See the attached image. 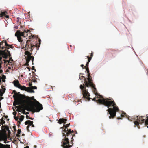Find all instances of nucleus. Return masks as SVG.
<instances>
[{"mask_svg": "<svg viewBox=\"0 0 148 148\" xmlns=\"http://www.w3.org/2000/svg\"><path fill=\"white\" fill-rule=\"evenodd\" d=\"M15 94L17 98L16 101L14 102V105H22V106H16V108H17L16 111L22 112V109L24 108L27 111H32L33 112H39L43 109L42 105L36 100V104H34L33 105H31L30 104L32 102L30 97L20 94L19 92L16 93Z\"/></svg>", "mask_w": 148, "mask_h": 148, "instance_id": "1", "label": "nucleus"}, {"mask_svg": "<svg viewBox=\"0 0 148 148\" xmlns=\"http://www.w3.org/2000/svg\"><path fill=\"white\" fill-rule=\"evenodd\" d=\"M97 101L101 104H103L108 108L113 107V108H110L107 111L108 112V114L110 115L109 116V119L114 118L116 116L117 111L119 110L118 107L114 101H112L111 99L105 98H103V99H99Z\"/></svg>", "mask_w": 148, "mask_h": 148, "instance_id": "2", "label": "nucleus"}, {"mask_svg": "<svg viewBox=\"0 0 148 148\" xmlns=\"http://www.w3.org/2000/svg\"><path fill=\"white\" fill-rule=\"evenodd\" d=\"M84 83L85 84H83V85L81 84L80 86V88L82 90L83 97L87 98L88 101H90V99H91L90 97H88L90 96V95L86 88V87H88L89 86L93 89V91L96 96H100V98H102V99L104 98L103 97L100 95L99 93H97V89L95 87V85L93 83V81L88 82V81L85 80Z\"/></svg>", "mask_w": 148, "mask_h": 148, "instance_id": "3", "label": "nucleus"}, {"mask_svg": "<svg viewBox=\"0 0 148 148\" xmlns=\"http://www.w3.org/2000/svg\"><path fill=\"white\" fill-rule=\"evenodd\" d=\"M41 43V40L40 39H39V45L38 46L37 44H36L34 45L33 43L32 42H31V40H27L26 42V45L25 46V50H28L29 51H30V53H32V51L33 50V49L35 47H36L37 49L38 50L39 49V47L40 46V45Z\"/></svg>", "mask_w": 148, "mask_h": 148, "instance_id": "4", "label": "nucleus"}, {"mask_svg": "<svg viewBox=\"0 0 148 148\" xmlns=\"http://www.w3.org/2000/svg\"><path fill=\"white\" fill-rule=\"evenodd\" d=\"M137 121L134 122L135 125L138 126L139 124H142L144 123L145 125L146 126L148 125V117L146 116V117L145 116H140L138 118V116H137ZM148 128V126H147Z\"/></svg>", "mask_w": 148, "mask_h": 148, "instance_id": "5", "label": "nucleus"}, {"mask_svg": "<svg viewBox=\"0 0 148 148\" xmlns=\"http://www.w3.org/2000/svg\"><path fill=\"white\" fill-rule=\"evenodd\" d=\"M63 140L62 142L61 146L63 148H69L71 147L73 145V143L74 139L72 140L70 143L69 139H63Z\"/></svg>", "mask_w": 148, "mask_h": 148, "instance_id": "6", "label": "nucleus"}, {"mask_svg": "<svg viewBox=\"0 0 148 148\" xmlns=\"http://www.w3.org/2000/svg\"><path fill=\"white\" fill-rule=\"evenodd\" d=\"M25 54L27 56V58L26 57V63H25V65L27 66H29V63L30 60H32V64H33V62L34 57L33 56H31L32 54V53H30V52H29L28 51H26L25 53Z\"/></svg>", "mask_w": 148, "mask_h": 148, "instance_id": "7", "label": "nucleus"}, {"mask_svg": "<svg viewBox=\"0 0 148 148\" xmlns=\"http://www.w3.org/2000/svg\"><path fill=\"white\" fill-rule=\"evenodd\" d=\"M26 32V30H25L23 32H21L19 30H17L15 33V36L17 37L18 41L22 42L23 40L21 36L25 37L26 36H24V34Z\"/></svg>", "mask_w": 148, "mask_h": 148, "instance_id": "8", "label": "nucleus"}, {"mask_svg": "<svg viewBox=\"0 0 148 148\" xmlns=\"http://www.w3.org/2000/svg\"><path fill=\"white\" fill-rule=\"evenodd\" d=\"M67 130H66V135L64 133H62L63 134V136H65L64 139H68V137H66V136H71V139H73V136H75L74 134L73 135L72 134V132H73V130L71 131V129H69V130L68 129H66Z\"/></svg>", "mask_w": 148, "mask_h": 148, "instance_id": "9", "label": "nucleus"}, {"mask_svg": "<svg viewBox=\"0 0 148 148\" xmlns=\"http://www.w3.org/2000/svg\"><path fill=\"white\" fill-rule=\"evenodd\" d=\"M0 139H7V133L5 130H0Z\"/></svg>", "mask_w": 148, "mask_h": 148, "instance_id": "10", "label": "nucleus"}, {"mask_svg": "<svg viewBox=\"0 0 148 148\" xmlns=\"http://www.w3.org/2000/svg\"><path fill=\"white\" fill-rule=\"evenodd\" d=\"M86 71H87L88 74L87 79V80L88 82L91 81H92V79L91 76H90V73L89 71V69L88 67H87L86 68Z\"/></svg>", "mask_w": 148, "mask_h": 148, "instance_id": "11", "label": "nucleus"}, {"mask_svg": "<svg viewBox=\"0 0 148 148\" xmlns=\"http://www.w3.org/2000/svg\"><path fill=\"white\" fill-rule=\"evenodd\" d=\"M2 140L4 141V143H7L6 142L7 139H0V141H2ZM0 148H10V147L9 145H3L0 143Z\"/></svg>", "mask_w": 148, "mask_h": 148, "instance_id": "12", "label": "nucleus"}, {"mask_svg": "<svg viewBox=\"0 0 148 148\" xmlns=\"http://www.w3.org/2000/svg\"><path fill=\"white\" fill-rule=\"evenodd\" d=\"M18 88L22 90H25L27 91V92H28L27 91L29 90V89H30L29 87H26L25 86H22L21 85Z\"/></svg>", "mask_w": 148, "mask_h": 148, "instance_id": "13", "label": "nucleus"}, {"mask_svg": "<svg viewBox=\"0 0 148 148\" xmlns=\"http://www.w3.org/2000/svg\"><path fill=\"white\" fill-rule=\"evenodd\" d=\"M67 121V119H64L63 118H60L58 120V123L60 124H61L62 123L66 124Z\"/></svg>", "mask_w": 148, "mask_h": 148, "instance_id": "14", "label": "nucleus"}, {"mask_svg": "<svg viewBox=\"0 0 148 148\" xmlns=\"http://www.w3.org/2000/svg\"><path fill=\"white\" fill-rule=\"evenodd\" d=\"M7 13V12L6 11H4L3 12H1V13L0 14V17H5L7 18H8L9 16L7 15L6 14Z\"/></svg>", "mask_w": 148, "mask_h": 148, "instance_id": "15", "label": "nucleus"}, {"mask_svg": "<svg viewBox=\"0 0 148 148\" xmlns=\"http://www.w3.org/2000/svg\"><path fill=\"white\" fill-rule=\"evenodd\" d=\"M30 89H29V90H28V92L31 93H34V91L33 90V89H36L37 88V87L36 86H32L31 87H29Z\"/></svg>", "mask_w": 148, "mask_h": 148, "instance_id": "16", "label": "nucleus"}, {"mask_svg": "<svg viewBox=\"0 0 148 148\" xmlns=\"http://www.w3.org/2000/svg\"><path fill=\"white\" fill-rule=\"evenodd\" d=\"M14 86L18 88L21 85L19 84V81L18 80H14L13 82Z\"/></svg>", "mask_w": 148, "mask_h": 148, "instance_id": "17", "label": "nucleus"}, {"mask_svg": "<svg viewBox=\"0 0 148 148\" xmlns=\"http://www.w3.org/2000/svg\"><path fill=\"white\" fill-rule=\"evenodd\" d=\"M33 122L30 120H27L25 122V125H29L31 126L33 124Z\"/></svg>", "mask_w": 148, "mask_h": 148, "instance_id": "18", "label": "nucleus"}, {"mask_svg": "<svg viewBox=\"0 0 148 148\" xmlns=\"http://www.w3.org/2000/svg\"><path fill=\"white\" fill-rule=\"evenodd\" d=\"M6 130L8 131V134H7V139L8 138H9L10 137V134H11L10 131L9 130V128H8V127L7 126H6Z\"/></svg>", "mask_w": 148, "mask_h": 148, "instance_id": "19", "label": "nucleus"}, {"mask_svg": "<svg viewBox=\"0 0 148 148\" xmlns=\"http://www.w3.org/2000/svg\"><path fill=\"white\" fill-rule=\"evenodd\" d=\"M83 75V73H80V75H79V79H84V82H85V80L88 81L87 79H86L84 76H82Z\"/></svg>", "mask_w": 148, "mask_h": 148, "instance_id": "20", "label": "nucleus"}, {"mask_svg": "<svg viewBox=\"0 0 148 148\" xmlns=\"http://www.w3.org/2000/svg\"><path fill=\"white\" fill-rule=\"evenodd\" d=\"M0 52L1 53H2L1 52ZM2 55H3V58H5V59H7V58L8 56V55L7 54V53H4L3 54H1V57H2V56H1Z\"/></svg>", "mask_w": 148, "mask_h": 148, "instance_id": "21", "label": "nucleus"}, {"mask_svg": "<svg viewBox=\"0 0 148 148\" xmlns=\"http://www.w3.org/2000/svg\"><path fill=\"white\" fill-rule=\"evenodd\" d=\"M70 125V123H69V124H67L66 125H64V126L65 127V130L64 131L66 132V129H67L68 127H69Z\"/></svg>", "mask_w": 148, "mask_h": 148, "instance_id": "22", "label": "nucleus"}, {"mask_svg": "<svg viewBox=\"0 0 148 148\" xmlns=\"http://www.w3.org/2000/svg\"><path fill=\"white\" fill-rule=\"evenodd\" d=\"M25 110H26V109H25V108H23L22 109V113L24 114H29L28 112H27L26 113H25Z\"/></svg>", "mask_w": 148, "mask_h": 148, "instance_id": "23", "label": "nucleus"}, {"mask_svg": "<svg viewBox=\"0 0 148 148\" xmlns=\"http://www.w3.org/2000/svg\"><path fill=\"white\" fill-rule=\"evenodd\" d=\"M0 121L1 122V125H3L4 124L5 125V121L4 120V119L3 117H2L1 119H0Z\"/></svg>", "mask_w": 148, "mask_h": 148, "instance_id": "24", "label": "nucleus"}, {"mask_svg": "<svg viewBox=\"0 0 148 148\" xmlns=\"http://www.w3.org/2000/svg\"><path fill=\"white\" fill-rule=\"evenodd\" d=\"M24 116L22 115L21 116L20 118L19 119V120L21 122L24 119Z\"/></svg>", "mask_w": 148, "mask_h": 148, "instance_id": "25", "label": "nucleus"}, {"mask_svg": "<svg viewBox=\"0 0 148 148\" xmlns=\"http://www.w3.org/2000/svg\"><path fill=\"white\" fill-rule=\"evenodd\" d=\"M2 79H3L2 81L3 82H5V79H6V76L4 75H2Z\"/></svg>", "mask_w": 148, "mask_h": 148, "instance_id": "26", "label": "nucleus"}, {"mask_svg": "<svg viewBox=\"0 0 148 148\" xmlns=\"http://www.w3.org/2000/svg\"><path fill=\"white\" fill-rule=\"evenodd\" d=\"M97 98H98V99H97V100H96V99L95 97V98H94L93 99H92V100H93V101H96L98 103H99L101 104L100 103H99V102H98V101L97 100H98L99 99H102V98H100L101 99H99V97H97Z\"/></svg>", "mask_w": 148, "mask_h": 148, "instance_id": "27", "label": "nucleus"}, {"mask_svg": "<svg viewBox=\"0 0 148 148\" xmlns=\"http://www.w3.org/2000/svg\"><path fill=\"white\" fill-rule=\"evenodd\" d=\"M21 132V130L20 129L18 130L17 134H16V136H19V134H20Z\"/></svg>", "mask_w": 148, "mask_h": 148, "instance_id": "28", "label": "nucleus"}, {"mask_svg": "<svg viewBox=\"0 0 148 148\" xmlns=\"http://www.w3.org/2000/svg\"><path fill=\"white\" fill-rule=\"evenodd\" d=\"M87 58H88V62H90V61L91 59H92V58L91 57H90L89 56H85Z\"/></svg>", "mask_w": 148, "mask_h": 148, "instance_id": "29", "label": "nucleus"}, {"mask_svg": "<svg viewBox=\"0 0 148 148\" xmlns=\"http://www.w3.org/2000/svg\"><path fill=\"white\" fill-rule=\"evenodd\" d=\"M16 92V91L15 90H14L13 91V92H15V94L16 93L15 92ZM13 97L14 99H15V100L17 99V97L16 96V95L15 94L14 95H13Z\"/></svg>", "mask_w": 148, "mask_h": 148, "instance_id": "30", "label": "nucleus"}, {"mask_svg": "<svg viewBox=\"0 0 148 148\" xmlns=\"http://www.w3.org/2000/svg\"><path fill=\"white\" fill-rule=\"evenodd\" d=\"M29 31V30H26V32L24 34V36H27V33Z\"/></svg>", "mask_w": 148, "mask_h": 148, "instance_id": "31", "label": "nucleus"}, {"mask_svg": "<svg viewBox=\"0 0 148 148\" xmlns=\"http://www.w3.org/2000/svg\"><path fill=\"white\" fill-rule=\"evenodd\" d=\"M5 88H3L2 89H0V91L2 92V93H4L5 92Z\"/></svg>", "mask_w": 148, "mask_h": 148, "instance_id": "32", "label": "nucleus"}, {"mask_svg": "<svg viewBox=\"0 0 148 148\" xmlns=\"http://www.w3.org/2000/svg\"><path fill=\"white\" fill-rule=\"evenodd\" d=\"M81 66L82 68L83 69H86V66H84L83 64H81Z\"/></svg>", "mask_w": 148, "mask_h": 148, "instance_id": "33", "label": "nucleus"}, {"mask_svg": "<svg viewBox=\"0 0 148 148\" xmlns=\"http://www.w3.org/2000/svg\"><path fill=\"white\" fill-rule=\"evenodd\" d=\"M7 52L8 53V55L9 56H11V54H10V51H9L8 50H7Z\"/></svg>", "mask_w": 148, "mask_h": 148, "instance_id": "34", "label": "nucleus"}, {"mask_svg": "<svg viewBox=\"0 0 148 148\" xmlns=\"http://www.w3.org/2000/svg\"><path fill=\"white\" fill-rule=\"evenodd\" d=\"M5 45L7 47H9L10 46V45L8 44H7V42L6 41H5Z\"/></svg>", "mask_w": 148, "mask_h": 148, "instance_id": "35", "label": "nucleus"}, {"mask_svg": "<svg viewBox=\"0 0 148 148\" xmlns=\"http://www.w3.org/2000/svg\"><path fill=\"white\" fill-rule=\"evenodd\" d=\"M14 119L16 121H18V117H15V116H14Z\"/></svg>", "mask_w": 148, "mask_h": 148, "instance_id": "36", "label": "nucleus"}, {"mask_svg": "<svg viewBox=\"0 0 148 148\" xmlns=\"http://www.w3.org/2000/svg\"><path fill=\"white\" fill-rule=\"evenodd\" d=\"M29 86L30 87H31L32 86V82H29Z\"/></svg>", "mask_w": 148, "mask_h": 148, "instance_id": "37", "label": "nucleus"}, {"mask_svg": "<svg viewBox=\"0 0 148 148\" xmlns=\"http://www.w3.org/2000/svg\"><path fill=\"white\" fill-rule=\"evenodd\" d=\"M30 127V126L28 125L26 127L27 130L28 131H29V128Z\"/></svg>", "mask_w": 148, "mask_h": 148, "instance_id": "38", "label": "nucleus"}, {"mask_svg": "<svg viewBox=\"0 0 148 148\" xmlns=\"http://www.w3.org/2000/svg\"><path fill=\"white\" fill-rule=\"evenodd\" d=\"M13 114L15 116L17 114V113L15 112H13Z\"/></svg>", "mask_w": 148, "mask_h": 148, "instance_id": "39", "label": "nucleus"}, {"mask_svg": "<svg viewBox=\"0 0 148 148\" xmlns=\"http://www.w3.org/2000/svg\"><path fill=\"white\" fill-rule=\"evenodd\" d=\"M93 56V52H92V53H90V57L92 58Z\"/></svg>", "mask_w": 148, "mask_h": 148, "instance_id": "40", "label": "nucleus"}, {"mask_svg": "<svg viewBox=\"0 0 148 148\" xmlns=\"http://www.w3.org/2000/svg\"><path fill=\"white\" fill-rule=\"evenodd\" d=\"M89 63V62H87L86 64V66H86V67H88Z\"/></svg>", "mask_w": 148, "mask_h": 148, "instance_id": "41", "label": "nucleus"}, {"mask_svg": "<svg viewBox=\"0 0 148 148\" xmlns=\"http://www.w3.org/2000/svg\"><path fill=\"white\" fill-rule=\"evenodd\" d=\"M4 40H3L1 42H0V48L1 47V45H3V43Z\"/></svg>", "mask_w": 148, "mask_h": 148, "instance_id": "42", "label": "nucleus"}, {"mask_svg": "<svg viewBox=\"0 0 148 148\" xmlns=\"http://www.w3.org/2000/svg\"><path fill=\"white\" fill-rule=\"evenodd\" d=\"M32 69L33 70H34V71H36V69H35V67H34V66H32Z\"/></svg>", "mask_w": 148, "mask_h": 148, "instance_id": "43", "label": "nucleus"}, {"mask_svg": "<svg viewBox=\"0 0 148 148\" xmlns=\"http://www.w3.org/2000/svg\"><path fill=\"white\" fill-rule=\"evenodd\" d=\"M32 81H33L34 82H37V80L36 79H32Z\"/></svg>", "mask_w": 148, "mask_h": 148, "instance_id": "44", "label": "nucleus"}, {"mask_svg": "<svg viewBox=\"0 0 148 148\" xmlns=\"http://www.w3.org/2000/svg\"><path fill=\"white\" fill-rule=\"evenodd\" d=\"M9 47L12 48V49L14 48V46L11 45H10V46H9Z\"/></svg>", "mask_w": 148, "mask_h": 148, "instance_id": "45", "label": "nucleus"}, {"mask_svg": "<svg viewBox=\"0 0 148 148\" xmlns=\"http://www.w3.org/2000/svg\"><path fill=\"white\" fill-rule=\"evenodd\" d=\"M3 93H2V92H1L0 93V96H2L3 95Z\"/></svg>", "mask_w": 148, "mask_h": 148, "instance_id": "46", "label": "nucleus"}, {"mask_svg": "<svg viewBox=\"0 0 148 148\" xmlns=\"http://www.w3.org/2000/svg\"><path fill=\"white\" fill-rule=\"evenodd\" d=\"M4 126L3 125L1 127V129L2 130H3V128H4ZM4 129H3L4 130Z\"/></svg>", "mask_w": 148, "mask_h": 148, "instance_id": "47", "label": "nucleus"}, {"mask_svg": "<svg viewBox=\"0 0 148 148\" xmlns=\"http://www.w3.org/2000/svg\"><path fill=\"white\" fill-rule=\"evenodd\" d=\"M26 118L27 119H29V116H28L27 114V115L26 116Z\"/></svg>", "mask_w": 148, "mask_h": 148, "instance_id": "48", "label": "nucleus"}, {"mask_svg": "<svg viewBox=\"0 0 148 148\" xmlns=\"http://www.w3.org/2000/svg\"><path fill=\"white\" fill-rule=\"evenodd\" d=\"M29 119L33 120L34 119V118L31 117H29Z\"/></svg>", "mask_w": 148, "mask_h": 148, "instance_id": "49", "label": "nucleus"}, {"mask_svg": "<svg viewBox=\"0 0 148 148\" xmlns=\"http://www.w3.org/2000/svg\"><path fill=\"white\" fill-rule=\"evenodd\" d=\"M14 28L16 29H18V26H16Z\"/></svg>", "mask_w": 148, "mask_h": 148, "instance_id": "50", "label": "nucleus"}, {"mask_svg": "<svg viewBox=\"0 0 148 148\" xmlns=\"http://www.w3.org/2000/svg\"><path fill=\"white\" fill-rule=\"evenodd\" d=\"M32 127H34V125L33 124L31 125Z\"/></svg>", "mask_w": 148, "mask_h": 148, "instance_id": "51", "label": "nucleus"}, {"mask_svg": "<svg viewBox=\"0 0 148 148\" xmlns=\"http://www.w3.org/2000/svg\"><path fill=\"white\" fill-rule=\"evenodd\" d=\"M5 118H6V119H7L8 118V116H5Z\"/></svg>", "mask_w": 148, "mask_h": 148, "instance_id": "52", "label": "nucleus"}, {"mask_svg": "<svg viewBox=\"0 0 148 148\" xmlns=\"http://www.w3.org/2000/svg\"><path fill=\"white\" fill-rule=\"evenodd\" d=\"M25 148H29L28 146H27Z\"/></svg>", "mask_w": 148, "mask_h": 148, "instance_id": "53", "label": "nucleus"}, {"mask_svg": "<svg viewBox=\"0 0 148 148\" xmlns=\"http://www.w3.org/2000/svg\"><path fill=\"white\" fill-rule=\"evenodd\" d=\"M117 119H121V118H120V117H118V118H117Z\"/></svg>", "mask_w": 148, "mask_h": 148, "instance_id": "54", "label": "nucleus"}, {"mask_svg": "<svg viewBox=\"0 0 148 148\" xmlns=\"http://www.w3.org/2000/svg\"><path fill=\"white\" fill-rule=\"evenodd\" d=\"M39 40L38 42H39ZM37 44H38V43H37V44H36H36H37V45H38V46L39 45V44H38V45Z\"/></svg>", "mask_w": 148, "mask_h": 148, "instance_id": "55", "label": "nucleus"}, {"mask_svg": "<svg viewBox=\"0 0 148 148\" xmlns=\"http://www.w3.org/2000/svg\"><path fill=\"white\" fill-rule=\"evenodd\" d=\"M124 114L126 115V113H124Z\"/></svg>", "mask_w": 148, "mask_h": 148, "instance_id": "56", "label": "nucleus"}, {"mask_svg": "<svg viewBox=\"0 0 148 148\" xmlns=\"http://www.w3.org/2000/svg\"><path fill=\"white\" fill-rule=\"evenodd\" d=\"M27 68H28V69H29V71L30 70V68L29 67H27Z\"/></svg>", "mask_w": 148, "mask_h": 148, "instance_id": "57", "label": "nucleus"}, {"mask_svg": "<svg viewBox=\"0 0 148 148\" xmlns=\"http://www.w3.org/2000/svg\"><path fill=\"white\" fill-rule=\"evenodd\" d=\"M17 19H18V20H19V19H20V18H19V17H18V18H17Z\"/></svg>", "mask_w": 148, "mask_h": 148, "instance_id": "58", "label": "nucleus"}, {"mask_svg": "<svg viewBox=\"0 0 148 148\" xmlns=\"http://www.w3.org/2000/svg\"><path fill=\"white\" fill-rule=\"evenodd\" d=\"M13 140L14 141H16V140L15 139H13Z\"/></svg>", "mask_w": 148, "mask_h": 148, "instance_id": "59", "label": "nucleus"}, {"mask_svg": "<svg viewBox=\"0 0 148 148\" xmlns=\"http://www.w3.org/2000/svg\"><path fill=\"white\" fill-rule=\"evenodd\" d=\"M0 125H1V122L0 121Z\"/></svg>", "mask_w": 148, "mask_h": 148, "instance_id": "60", "label": "nucleus"}, {"mask_svg": "<svg viewBox=\"0 0 148 148\" xmlns=\"http://www.w3.org/2000/svg\"><path fill=\"white\" fill-rule=\"evenodd\" d=\"M24 135H24V134H22V136H24Z\"/></svg>", "mask_w": 148, "mask_h": 148, "instance_id": "61", "label": "nucleus"}, {"mask_svg": "<svg viewBox=\"0 0 148 148\" xmlns=\"http://www.w3.org/2000/svg\"><path fill=\"white\" fill-rule=\"evenodd\" d=\"M7 49H9V47H7Z\"/></svg>", "mask_w": 148, "mask_h": 148, "instance_id": "62", "label": "nucleus"}, {"mask_svg": "<svg viewBox=\"0 0 148 148\" xmlns=\"http://www.w3.org/2000/svg\"><path fill=\"white\" fill-rule=\"evenodd\" d=\"M144 138H145V135L144 136Z\"/></svg>", "mask_w": 148, "mask_h": 148, "instance_id": "63", "label": "nucleus"}, {"mask_svg": "<svg viewBox=\"0 0 148 148\" xmlns=\"http://www.w3.org/2000/svg\"><path fill=\"white\" fill-rule=\"evenodd\" d=\"M18 115H21L20 113H18Z\"/></svg>", "mask_w": 148, "mask_h": 148, "instance_id": "64", "label": "nucleus"}]
</instances>
